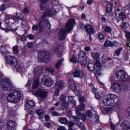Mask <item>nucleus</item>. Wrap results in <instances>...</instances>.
Here are the masks:
<instances>
[{
    "label": "nucleus",
    "instance_id": "nucleus-1",
    "mask_svg": "<svg viewBox=\"0 0 130 130\" xmlns=\"http://www.w3.org/2000/svg\"><path fill=\"white\" fill-rule=\"evenodd\" d=\"M1 87L5 91H11L7 98V100L9 102L15 103L18 102L21 98L20 91L14 89V87L11 83L9 79H4L1 81Z\"/></svg>",
    "mask_w": 130,
    "mask_h": 130
},
{
    "label": "nucleus",
    "instance_id": "nucleus-2",
    "mask_svg": "<svg viewBox=\"0 0 130 130\" xmlns=\"http://www.w3.org/2000/svg\"><path fill=\"white\" fill-rule=\"evenodd\" d=\"M75 23V21L73 19L69 21L66 25V30L65 29H62L58 34V37L59 40H64L65 39L66 33L72 31Z\"/></svg>",
    "mask_w": 130,
    "mask_h": 130
},
{
    "label": "nucleus",
    "instance_id": "nucleus-3",
    "mask_svg": "<svg viewBox=\"0 0 130 130\" xmlns=\"http://www.w3.org/2000/svg\"><path fill=\"white\" fill-rule=\"evenodd\" d=\"M18 19L22 20V22H26L27 21V19L21 13H19L17 17L12 15H6L5 16V21L7 24H10L11 25L13 23V22H17L18 20Z\"/></svg>",
    "mask_w": 130,
    "mask_h": 130
},
{
    "label": "nucleus",
    "instance_id": "nucleus-4",
    "mask_svg": "<svg viewBox=\"0 0 130 130\" xmlns=\"http://www.w3.org/2000/svg\"><path fill=\"white\" fill-rule=\"evenodd\" d=\"M85 107V105L84 104L82 103L80 104L76 109V112L77 113L78 117L76 116H72V118L77 121V122H79L80 119L83 120H85L86 118V116L85 115L81 114L79 111H81L83 110Z\"/></svg>",
    "mask_w": 130,
    "mask_h": 130
},
{
    "label": "nucleus",
    "instance_id": "nucleus-5",
    "mask_svg": "<svg viewBox=\"0 0 130 130\" xmlns=\"http://www.w3.org/2000/svg\"><path fill=\"white\" fill-rule=\"evenodd\" d=\"M38 59L39 62H46L49 60V55L46 51H40L38 52Z\"/></svg>",
    "mask_w": 130,
    "mask_h": 130
},
{
    "label": "nucleus",
    "instance_id": "nucleus-6",
    "mask_svg": "<svg viewBox=\"0 0 130 130\" xmlns=\"http://www.w3.org/2000/svg\"><path fill=\"white\" fill-rule=\"evenodd\" d=\"M45 25L48 29H49L50 28L51 25L50 22L45 18V15H43L42 20L40 21L39 23V30L40 31L43 30L44 28Z\"/></svg>",
    "mask_w": 130,
    "mask_h": 130
},
{
    "label": "nucleus",
    "instance_id": "nucleus-7",
    "mask_svg": "<svg viewBox=\"0 0 130 130\" xmlns=\"http://www.w3.org/2000/svg\"><path fill=\"white\" fill-rule=\"evenodd\" d=\"M42 82L45 86L50 87L54 84V81L52 79L47 75L44 76L42 79Z\"/></svg>",
    "mask_w": 130,
    "mask_h": 130
},
{
    "label": "nucleus",
    "instance_id": "nucleus-8",
    "mask_svg": "<svg viewBox=\"0 0 130 130\" xmlns=\"http://www.w3.org/2000/svg\"><path fill=\"white\" fill-rule=\"evenodd\" d=\"M33 94L36 96L39 97L42 99L45 98L47 96V92L40 89H38L37 91L35 92Z\"/></svg>",
    "mask_w": 130,
    "mask_h": 130
},
{
    "label": "nucleus",
    "instance_id": "nucleus-9",
    "mask_svg": "<svg viewBox=\"0 0 130 130\" xmlns=\"http://www.w3.org/2000/svg\"><path fill=\"white\" fill-rule=\"evenodd\" d=\"M111 89L114 92L119 93L121 91L122 87L120 84L118 83H114L112 85Z\"/></svg>",
    "mask_w": 130,
    "mask_h": 130
},
{
    "label": "nucleus",
    "instance_id": "nucleus-10",
    "mask_svg": "<svg viewBox=\"0 0 130 130\" xmlns=\"http://www.w3.org/2000/svg\"><path fill=\"white\" fill-rule=\"evenodd\" d=\"M115 75L118 79L123 81L126 77L125 73L122 70H120L117 72L116 73Z\"/></svg>",
    "mask_w": 130,
    "mask_h": 130
},
{
    "label": "nucleus",
    "instance_id": "nucleus-11",
    "mask_svg": "<svg viewBox=\"0 0 130 130\" xmlns=\"http://www.w3.org/2000/svg\"><path fill=\"white\" fill-rule=\"evenodd\" d=\"M73 75L75 77H79L80 78H82L85 76L84 72L78 70H75L73 73Z\"/></svg>",
    "mask_w": 130,
    "mask_h": 130
},
{
    "label": "nucleus",
    "instance_id": "nucleus-12",
    "mask_svg": "<svg viewBox=\"0 0 130 130\" xmlns=\"http://www.w3.org/2000/svg\"><path fill=\"white\" fill-rule=\"evenodd\" d=\"M103 102L104 105L106 106L109 105L113 103L112 101H111V100L109 99L107 95H106L103 97Z\"/></svg>",
    "mask_w": 130,
    "mask_h": 130
},
{
    "label": "nucleus",
    "instance_id": "nucleus-13",
    "mask_svg": "<svg viewBox=\"0 0 130 130\" xmlns=\"http://www.w3.org/2000/svg\"><path fill=\"white\" fill-rule=\"evenodd\" d=\"M122 106V104L121 102L119 100H118L111 107V109L115 111H117L120 109Z\"/></svg>",
    "mask_w": 130,
    "mask_h": 130
},
{
    "label": "nucleus",
    "instance_id": "nucleus-14",
    "mask_svg": "<svg viewBox=\"0 0 130 130\" xmlns=\"http://www.w3.org/2000/svg\"><path fill=\"white\" fill-rule=\"evenodd\" d=\"M52 10L53 12L52 13H51V9L46 10L43 15H45V18L46 15L52 16L55 15L57 13V12L54 8H52Z\"/></svg>",
    "mask_w": 130,
    "mask_h": 130
},
{
    "label": "nucleus",
    "instance_id": "nucleus-15",
    "mask_svg": "<svg viewBox=\"0 0 130 130\" xmlns=\"http://www.w3.org/2000/svg\"><path fill=\"white\" fill-rule=\"evenodd\" d=\"M16 125L14 121H9L8 122L7 127L9 130H14Z\"/></svg>",
    "mask_w": 130,
    "mask_h": 130
},
{
    "label": "nucleus",
    "instance_id": "nucleus-16",
    "mask_svg": "<svg viewBox=\"0 0 130 130\" xmlns=\"http://www.w3.org/2000/svg\"><path fill=\"white\" fill-rule=\"evenodd\" d=\"M129 124V122L128 121L124 120L120 124V126L123 130H127L129 127L128 126Z\"/></svg>",
    "mask_w": 130,
    "mask_h": 130
},
{
    "label": "nucleus",
    "instance_id": "nucleus-17",
    "mask_svg": "<svg viewBox=\"0 0 130 130\" xmlns=\"http://www.w3.org/2000/svg\"><path fill=\"white\" fill-rule=\"evenodd\" d=\"M86 30L87 32L89 34H93L95 31L93 27L90 25H88L86 26Z\"/></svg>",
    "mask_w": 130,
    "mask_h": 130
},
{
    "label": "nucleus",
    "instance_id": "nucleus-18",
    "mask_svg": "<svg viewBox=\"0 0 130 130\" xmlns=\"http://www.w3.org/2000/svg\"><path fill=\"white\" fill-rule=\"evenodd\" d=\"M69 87L70 89L73 91L76 89V87L74 80L72 79H70L69 81Z\"/></svg>",
    "mask_w": 130,
    "mask_h": 130
},
{
    "label": "nucleus",
    "instance_id": "nucleus-19",
    "mask_svg": "<svg viewBox=\"0 0 130 130\" xmlns=\"http://www.w3.org/2000/svg\"><path fill=\"white\" fill-rule=\"evenodd\" d=\"M58 121L61 123L64 124H67L69 123L68 120L66 117H60Z\"/></svg>",
    "mask_w": 130,
    "mask_h": 130
},
{
    "label": "nucleus",
    "instance_id": "nucleus-20",
    "mask_svg": "<svg viewBox=\"0 0 130 130\" xmlns=\"http://www.w3.org/2000/svg\"><path fill=\"white\" fill-rule=\"evenodd\" d=\"M12 60L16 61V58L14 56H7L6 57V60L7 62L8 63L10 64H12Z\"/></svg>",
    "mask_w": 130,
    "mask_h": 130
},
{
    "label": "nucleus",
    "instance_id": "nucleus-21",
    "mask_svg": "<svg viewBox=\"0 0 130 130\" xmlns=\"http://www.w3.org/2000/svg\"><path fill=\"white\" fill-rule=\"evenodd\" d=\"M36 112L37 114L39 117V118L40 119H42L43 118L44 115V112L42 109H39L37 110Z\"/></svg>",
    "mask_w": 130,
    "mask_h": 130
},
{
    "label": "nucleus",
    "instance_id": "nucleus-22",
    "mask_svg": "<svg viewBox=\"0 0 130 130\" xmlns=\"http://www.w3.org/2000/svg\"><path fill=\"white\" fill-rule=\"evenodd\" d=\"M92 56L94 59L98 60L100 56V54L98 52L95 53L91 52V53Z\"/></svg>",
    "mask_w": 130,
    "mask_h": 130
},
{
    "label": "nucleus",
    "instance_id": "nucleus-23",
    "mask_svg": "<svg viewBox=\"0 0 130 130\" xmlns=\"http://www.w3.org/2000/svg\"><path fill=\"white\" fill-rule=\"evenodd\" d=\"M113 4V3H110L108 4L106 8V12L108 13H110L112 11V7Z\"/></svg>",
    "mask_w": 130,
    "mask_h": 130
},
{
    "label": "nucleus",
    "instance_id": "nucleus-24",
    "mask_svg": "<svg viewBox=\"0 0 130 130\" xmlns=\"http://www.w3.org/2000/svg\"><path fill=\"white\" fill-rule=\"evenodd\" d=\"M17 59L16 58V61H15L14 60H12V62H12V64H10V65L13 66V67L16 69H20L21 68V67L19 65H17Z\"/></svg>",
    "mask_w": 130,
    "mask_h": 130
},
{
    "label": "nucleus",
    "instance_id": "nucleus-25",
    "mask_svg": "<svg viewBox=\"0 0 130 130\" xmlns=\"http://www.w3.org/2000/svg\"><path fill=\"white\" fill-rule=\"evenodd\" d=\"M78 60L80 61L81 64L82 66H84L87 63V58L86 56L85 57L79 58Z\"/></svg>",
    "mask_w": 130,
    "mask_h": 130
},
{
    "label": "nucleus",
    "instance_id": "nucleus-26",
    "mask_svg": "<svg viewBox=\"0 0 130 130\" xmlns=\"http://www.w3.org/2000/svg\"><path fill=\"white\" fill-rule=\"evenodd\" d=\"M126 36L128 41V43L126 44V46L128 50H130V32H127L126 33Z\"/></svg>",
    "mask_w": 130,
    "mask_h": 130
},
{
    "label": "nucleus",
    "instance_id": "nucleus-27",
    "mask_svg": "<svg viewBox=\"0 0 130 130\" xmlns=\"http://www.w3.org/2000/svg\"><path fill=\"white\" fill-rule=\"evenodd\" d=\"M63 86V82L61 80H59L56 83L55 87V88H62Z\"/></svg>",
    "mask_w": 130,
    "mask_h": 130
},
{
    "label": "nucleus",
    "instance_id": "nucleus-28",
    "mask_svg": "<svg viewBox=\"0 0 130 130\" xmlns=\"http://www.w3.org/2000/svg\"><path fill=\"white\" fill-rule=\"evenodd\" d=\"M68 101L69 103H71L75 105H76V102L74 100V97L72 96H70L68 99Z\"/></svg>",
    "mask_w": 130,
    "mask_h": 130
},
{
    "label": "nucleus",
    "instance_id": "nucleus-29",
    "mask_svg": "<svg viewBox=\"0 0 130 130\" xmlns=\"http://www.w3.org/2000/svg\"><path fill=\"white\" fill-rule=\"evenodd\" d=\"M12 49L13 53L15 54H17L19 52L18 46L16 45L13 46Z\"/></svg>",
    "mask_w": 130,
    "mask_h": 130
},
{
    "label": "nucleus",
    "instance_id": "nucleus-30",
    "mask_svg": "<svg viewBox=\"0 0 130 130\" xmlns=\"http://www.w3.org/2000/svg\"><path fill=\"white\" fill-rule=\"evenodd\" d=\"M95 98L98 100L101 99L103 95L100 92H98L95 93Z\"/></svg>",
    "mask_w": 130,
    "mask_h": 130
},
{
    "label": "nucleus",
    "instance_id": "nucleus-31",
    "mask_svg": "<svg viewBox=\"0 0 130 130\" xmlns=\"http://www.w3.org/2000/svg\"><path fill=\"white\" fill-rule=\"evenodd\" d=\"M108 96L109 97V98H110V99L111 100V101L112 100L113 101L112 102H113V103L114 102V101L117 98V96L116 95L112 94H109V95Z\"/></svg>",
    "mask_w": 130,
    "mask_h": 130
},
{
    "label": "nucleus",
    "instance_id": "nucleus-32",
    "mask_svg": "<svg viewBox=\"0 0 130 130\" xmlns=\"http://www.w3.org/2000/svg\"><path fill=\"white\" fill-rule=\"evenodd\" d=\"M63 61V59H62L60 60L56 63L55 67L57 69H59V66L62 64Z\"/></svg>",
    "mask_w": 130,
    "mask_h": 130
},
{
    "label": "nucleus",
    "instance_id": "nucleus-33",
    "mask_svg": "<svg viewBox=\"0 0 130 130\" xmlns=\"http://www.w3.org/2000/svg\"><path fill=\"white\" fill-rule=\"evenodd\" d=\"M88 68L90 71H93L95 69V65L93 63H89L88 65Z\"/></svg>",
    "mask_w": 130,
    "mask_h": 130
},
{
    "label": "nucleus",
    "instance_id": "nucleus-34",
    "mask_svg": "<svg viewBox=\"0 0 130 130\" xmlns=\"http://www.w3.org/2000/svg\"><path fill=\"white\" fill-rule=\"evenodd\" d=\"M70 61L74 63H76L78 61L77 57L73 56V57L70 59Z\"/></svg>",
    "mask_w": 130,
    "mask_h": 130
},
{
    "label": "nucleus",
    "instance_id": "nucleus-35",
    "mask_svg": "<svg viewBox=\"0 0 130 130\" xmlns=\"http://www.w3.org/2000/svg\"><path fill=\"white\" fill-rule=\"evenodd\" d=\"M78 55L79 58L86 57L85 53L83 51L80 50L79 53Z\"/></svg>",
    "mask_w": 130,
    "mask_h": 130
},
{
    "label": "nucleus",
    "instance_id": "nucleus-36",
    "mask_svg": "<svg viewBox=\"0 0 130 130\" xmlns=\"http://www.w3.org/2000/svg\"><path fill=\"white\" fill-rule=\"evenodd\" d=\"M39 85V81L38 79L35 80L34 82L32 87L33 88L35 89L38 87Z\"/></svg>",
    "mask_w": 130,
    "mask_h": 130
},
{
    "label": "nucleus",
    "instance_id": "nucleus-37",
    "mask_svg": "<svg viewBox=\"0 0 130 130\" xmlns=\"http://www.w3.org/2000/svg\"><path fill=\"white\" fill-rule=\"evenodd\" d=\"M77 125L82 129L84 130L85 129V126L83 123L79 122H77L76 123Z\"/></svg>",
    "mask_w": 130,
    "mask_h": 130
},
{
    "label": "nucleus",
    "instance_id": "nucleus-38",
    "mask_svg": "<svg viewBox=\"0 0 130 130\" xmlns=\"http://www.w3.org/2000/svg\"><path fill=\"white\" fill-rule=\"evenodd\" d=\"M112 42L109 40H106L104 44L105 46H112Z\"/></svg>",
    "mask_w": 130,
    "mask_h": 130
},
{
    "label": "nucleus",
    "instance_id": "nucleus-39",
    "mask_svg": "<svg viewBox=\"0 0 130 130\" xmlns=\"http://www.w3.org/2000/svg\"><path fill=\"white\" fill-rule=\"evenodd\" d=\"M119 17L120 18L122 19V20L123 21H125L124 20H125L126 16L124 13L122 12H121L119 14Z\"/></svg>",
    "mask_w": 130,
    "mask_h": 130
},
{
    "label": "nucleus",
    "instance_id": "nucleus-40",
    "mask_svg": "<svg viewBox=\"0 0 130 130\" xmlns=\"http://www.w3.org/2000/svg\"><path fill=\"white\" fill-rule=\"evenodd\" d=\"M0 51L3 54L7 52L6 47L4 46H2L1 45H0Z\"/></svg>",
    "mask_w": 130,
    "mask_h": 130
},
{
    "label": "nucleus",
    "instance_id": "nucleus-41",
    "mask_svg": "<svg viewBox=\"0 0 130 130\" xmlns=\"http://www.w3.org/2000/svg\"><path fill=\"white\" fill-rule=\"evenodd\" d=\"M123 50L122 47H120L119 49L116 50L115 53L117 56H119L120 53V52Z\"/></svg>",
    "mask_w": 130,
    "mask_h": 130
},
{
    "label": "nucleus",
    "instance_id": "nucleus-42",
    "mask_svg": "<svg viewBox=\"0 0 130 130\" xmlns=\"http://www.w3.org/2000/svg\"><path fill=\"white\" fill-rule=\"evenodd\" d=\"M46 70L48 72L53 73L54 72V70L51 67H47L46 68Z\"/></svg>",
    "mask_w": 130,
    "mask_h": 130
},
{
    "label": "nucleus",
    "instance_id": "nucleus-43",
    "mask_svg": "<svg viewBox=\"0 0 130 130\" xmlns=\"http://www.w3.org/2000/svg\"><path fill=\"white\" fill-rule=\"evenodd\" d=\"M104 30L106 32L110 33L111 29L110 27L107 26L105 28Z\"/></svg>",
    "mask_w": 130,
    "mask_h": 130
},
{
    "label": "nucleus",
    "instance_id": "nucleus-44",
    "mask_svg": "<svg viewBox=\"0 0 130 130\" xmlns=\"http://www.w3.org/2000/svg\"><path fill=\"white\" fill-rule=\"evenodd\" d=\"M22 12L25 14H26L29 13V11L27 8L26 7L24 8L23 9Z\"/></svg>",
    "mask_w": 130,
    "mask_h": 130
},
{
    "label": "nucleus",
    "instance_id": "nucleus-45",
    "mask_svg": "<svg viewBox=\"0 0 130 130\" xmlns=\"http://www.w3.org/2000/svg\"><path fill=\"white\" fill-rule=\"evenodd\" d=\"M46 4L41 3L40 9L41 10H44L46 9Z\"/></svg>",
    "mask_w": 130,
    "mask_h": 130
},
{
    "label": "nucleus",
    "instance_id": "nucleus-46",
    "mask_svg": "<svg viewBox=\"0 0 130 130\" xmlns=\"http://www.w3.org/2000/svg\"><path fill=\"white\" fill-rule=\"evenodd\" d=\"M4 121L0 119V129L4 127Z\"/></svg>",
    "mask_w": 130,
    "mask_h": 130
},
{
    "label": "nucleus",
    "instance_id": "nucleus-47",
    "mask_svg": "<svg viewBox=\"0 0 130 130\" xmlns=\"http://www.w3.org/2000/svg\"><path fill=\"white\" fill-rule=\"evenodd\" d=\"M51 113L52 115L54 116H58L60 115V114L55 111H52L51 112Z\"/></svg>",
    "mask_w": 130,
    "mask_h": 130
},
{
    "label": "nucleus",
    "instance_id": "nucleus-48",
    "mask_svg": "<svg viewBox=\"0 0 130 130\" xmlns=\"http://www.w3.org/2000/svg\"><path fill=\"white\" fill-rule=\"evenodd\" d=\"M28 104L30 106L32 107H34L35 106V104L32 101L30 100L28 102Z\"/></svg>",
    "mask_w": 130,
    "mask_h": 130
},
{
    "label": "nucleus",
    "instance_id": "nucleus-49",
    "mask_svg": "<svg viewBox=\"0 0 130 130\" xmlns=\"http://www.w3.org/2000/svg\"><path fill=\"white\" fill-rule=\"evenodd\" d=\"M86 115L88 117L91 118L92 116V112L90 110H88L86 113Z\"/></svg>",
    "mask_w": 130,
    "mask_h": 130
},
{
    "label": "nucleus",
    "instance_id": "nucleus-50",
    "mask_svg": "<svg viewBox=\"0 0 130 130\" xmlns=\"http://www.w3.org/2000/svg\"><path fill=\"white\" fill-rule=\"evenodd\" d=\"M117 125H115L112 123H110V127L112 130H115L116 127Z\"/></svg>",
    "mask_w": 130,
    "mask_h": 130
},
{
    "label": "nucleus",
    "instance_id": "nucleus-51",
    "mask_svg": "<svg viewBox=\"0 0 130 130\" xmlns=\"http://www.w3.org/2000/svg\"><path fill=\"white\" fill-rule=\"evenodd\" d=\"M56 89L54 92V94L56 96H58L59 95V92L60 90L58 88H56Z\"/></svg>",
    "mask_w": 130,
    "mask_h": 130
},
{
    "label": "nucleus",
    "instance_id": "nucleus-52",
    "mask_svg": "<svg viewBox=\"0 0 130 130\" xmlns=\"http://www.w3.org/2000/svg\"><path fill=\"white\" fill-rule=\"evenodd\" d=\"M99 116H98L97 115L95 114V118H94L95 120L94 121L97 123H98L99 122Z\"/></svg>",
    "mask_w": 130,
    "mask_h": 130
},
{
    "label": "nucleus",
    "instance_id": "nucleus-53",
    "mask_svg": "<svg viewBox=\"0 0 130 130\" xmlns=\"http://www.w3.org/2000/svg\"><path fill=\"white\" fill-rule=\"evenodd\" d=\"M121 26L122 29H125L127 28L126 23L124 22L122 23L121 24Z\"/></svg>",
    "mask_w": 130,
    "mask_h": 130
},
{
    "label": "nucleus",
    "instance_id": "nucleus-54",
    "mask_svg": "<svg viewBox=\"0 0 130 130\" xmlns=\"http://www.w3.org/2000/svg\"><path fill=\"white\" fill-rule=\"evenodd\" d=\"M60 100L62 102L65 101V100H66V98L65 96L62 95L60 96Z\"/></svg>",
    "mask_w": 130,
    "mask_h": 130
},
{
    "label": "nucleus",
    "instance_id": "nucleus-55",
    "mask_svg": "<svg viewBox=\"0 0 130 130\" xmlns=\"http://www.w3.org/2000/svg\"><path fill=\"white\" fill-rule=\"evenodd\" d=\"M38 25H34L32 27V30L34 31L37 30L38 29Z\"/></svg>",
    "mask_w": 130,
    "mask_h": 130
},
{
    "label": "nucleus",
    "instance_id": "nucleus-56",
    "mask_svg": "<svg viewBox=\"0 0 130 130\" xmlns=\"http://www.w3.org/2000/svg\"><path fill=\"white\" fill-rule=\"evenodd\" d=\"M62 104L63 106L66 107H68L69 106V105L68 103L66 101L63 102Z\"/></svg>",
    "mask_w": 130,
    "mask_h": 130
},
{
    "label": "nucleus",
    "instance_id": "nucleus-57",
    "mask_svg": "<svg viewBox=\"0 0 130 130\" xmlns=\"http://www.w3.org/2000/svg\"><path fill=\"white\" fill-rule=\"evenodd\" d=\"M62 48L60 46H58L55 50V52H57L61 51Z\"/></svg>",
    "mask_w": 130,
    "mask_h": 130
},
{
    "label": "nucleus",
    "instance_id": "nucleus-58",
    "mask_svg": "<svg viewBox=\"0 0 130 130\" xmlns=\"http://www.w3.org/2000/svg\"><path fill=\"white\" fill-rule=\"evenodd\" d=\"M44 124L45 126L47 127L48 128H50L51 126V124L48 122H44Z\"/></svg>",
    "mask_w": 130,
    "mask_h": 130
},
{
    "label": "nucleus",
    "instance_id": "nucleus-59",
    "mask_svg": "<svg viewBox=\"0 0 130 130\" xmlns=\"http://www.w3.org/2000/svg\"><path fill=\"white\" fill-rule=\"evenodd\" d=\"M128 55L127 54H125L123 55L124 59L125 60H128Z\"/></svg>",
    "mask_w": 130,
    "mask_h": 130
},
{
    "label": "nucleus",
    "instance_id": "nucleus-60",
    "mask_svg": "<svg viewBox=\"0 0 130 130\" xmlns=\"http://www.w3.org/2000/svg\"><path fill=\"white\" fill-rule=\"evenodd\" d=\"M57 130H66V129L63 126H59L57 128Z\"/></svg>",
    "mask_w": 130,
    "mask_h": 130
},
{
    "label": "nucleus",
    "instance_id": "nucleus-61",
    "mask_svg": "<svg viewBox=\"0 0 130 130\" xmlns=\"http://www.w3.org/2000/svg\"><path fill=\"white\" fill-rule=\"evenodd\" d=\"M20 39L23 41H25L26 40V38L25 36L24 35H23L21 36Z\"/></svg>",
    "mask_w": 130,
    "mask_h": 130
},
{
    "label": "nucleus",
    "instance_id": "nucleus-62",
    "mask_svg": "<svg viewBox=\"0 0 130 130\" xmlns=\"http://www.w3.org/2000/svg\"><path fill=\"white\" fill-rule=\"evenodd\" d=\"M98 37L100 39H104V36L102 34H99L98 35Z\"/></svg>",
    "mask_w": 130,
    "mask_h": 130
},
{
    "label": "nucleus",
    "instance_id": "nucleus-63",
    "mask_svg": "<svg viewBox=\"0 0 130 130\" xmlns=\"http://www.w3.org/2000/svg\"><path fill=\"white\" fill-rule=\"evenodd\" d=\"M124 82H130V77L128 76L125 80H124L123 81Z\"/></svg>",
    "mask_w": 130,
    "mask_h": 130
},
{
    "label": "nucleus",
    "instance_id": "nucleus-64",
    "mask_svg": "<svg viewBox=\"0 0 130 130\" xmlns=\"http://www.w3.org/2000/svg\"><path fill=\"white\" fill-rule=\"evenodd\" d=\"M25 106L27 110L30 109V105L28 104V101L26 102V103L25 105Z\"/></svg>",
    "mask_w": 130,
    "mask_h": 130
}]
</instances>
